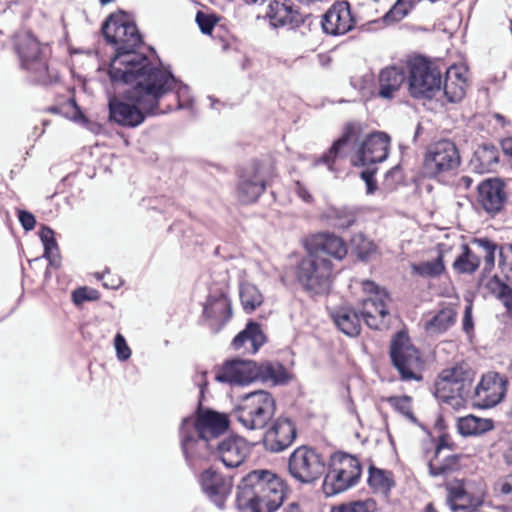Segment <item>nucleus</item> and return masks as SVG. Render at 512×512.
Masks as SVG:
<instances>
[{
    "label": "nucleus",
    "instance_id": "09e8293b",
    "mask_svg": "<svg viewBox=\"0 0 512 512\" xmlns=\"http://www.w3.org/2000/svg\"><path fill=\"white\" fill-rule=\"evenodd\" d=\"M389 404L410 422L416 423L417 419L412 412L411 398L409 396H393L388 398Z\"/></svg>",
    "mask_w": 512,
    "mask_h": 512
},
{
    "label": "nucleus",
    "instance_id": "b1692460",
    "mask_svg": "<svg viewBox=\"0 0 512 512\" xmlns=\"http://www.w3.org/2000/svg\"><path fill=\"white\" fill-rule=\"evenodd\" d=\"M204 317L209 321L210 328L219 331L232 317V307L229 298L224 292L209 295L203 311Z\"/></svg>",
    "mask_w": 512,
    "mask_h": 512
},
{
    "label": "nucleus",
    "instance_id": "4468645a",
    "mask_svg": "<svg viewBox=\"0 0 512 512\" xmlns=\"http://www.w3.org/2000/svg\"><path fill=\"white\" fill-rule=\"evenodd\" d=\"M506 391L504 376L496 372L487 373L473 390V403L483 409L494 407L504 398Z\"/></svg>",
    "mask_w": 512,
    "mask_h": 512
},
{
    "label": "nucleus",
    "instance_id": "864d4df0",
    "mask_svg": "<svg viewBox=\"0 0 512 512\" xmlns=\"http://www.w3.org/2000/svg\"><path fill=\"white\" fill-rule=\"evenodd\" d=\"M98 298V292L94 289L81 287L73 291L72 300L77 306L82 305L86 301H93Z\"/></svg>",
    "mask_w": 512,
    "mask_h": 512
},
{
    "label": "nucleus",
    "instance_id": "ea45409f",
    "mask_svg": "<svg viewBox=\"0 0 512 512\" xmlns=\"http://www.w3.org/2000/svg\"><path fill=\"white\" fill-rule=\"evenodd\" d=\"M487 289L499 299L512 316V288L498 276H493L486 284Z\"/></svg>",
    "mask_w": 512,
    "mask_h": 512
},
{
    "label": "nucleus",
    "instance_id": "c9c22d12",
    "mask_svg": "<svg viewBox=\"0 0 512 512\" xmlns=\"http://www.w3.org/2000/svg\"><path fill=\"white\" fill-rule=\"evenodd\" d=\"M457 428L459 433L463 436H476L492 430L493 422L488 418L468 415L458 420Z\"/></svg>",
    "mask_w": 512,
    "mask_h": 512
},
{
    "label": "nucleus",
    "instance_id": "2f4dec72",
    "mask_svg": "<svg viewBox=\"0 0 512 512\" xmlns=\"http://www.w3.org/2000/svg\"><path fill=\"white\" fill-rule=\"evenodd\" d=\"M145 66H146V68H145V73L146 74L161 73V74L165 75V77H167V79H166L167 81H168V79L173 81L169 85V87L166 88L165 91L163 92V94L161 95V100L169 92H174L175 93V98L178 101V108L179 109L185 108V107H187L190 104L191 98H190V95H189V88H188L187 85H185L182 82L178 81L174 77V75L170 71H168V70L160 69V68H158L155 65H148L147 62L145 64Z\"/></svg>",
    "mask_w": 512,
    "mask_h": 512
},
{
    "label": "nucleus",
    "instance_id": "2eb2a0df",
    "mask_svg": "<svg viewBox=\"0 0 512 512\" xmlns=\"http://www.w3.org/2000/svg\"><path fill=\"white\" fill-rule=\"evenodd\" d=\"M390 139L387 134L375 132L368 135L352 160L355 166L380 163L388 157Z\"/></svg>",
    "mask_w": 512,
    "mask_h": 512
},
{
    "label": "nucleus",
    "instance_id": "aec40b11",
    "mask_svg": "<svg viewBox=\"0 0 512 512\" xmlns=\"http://www.w3.org/2000/svg\"><path fill=\"white\" fill-rule=\"evenodd\" d=\"M295 438L296 428L292 421L287 418H278L264 433L263 441L267 450L281 452L288 448Z\"/></svg>",
    "mask_w": 512,
    "mask_h": 512
},
{
    "label": "nucleus",
    "instance_id": "393cba45",
    "mask_svg": "<svg viewBox=\"0 0 512 512\" xmlns=\"http://www.w3.org/2000/svg\"><path fill=\"white\" fill-rule=\"evenodd\" d=\"M407 65H391L381 69L378 75V95L390 100L407 81Z\"/></svg>",
    "mask_w": 512,
    "mask_h": 512
},
{
    "label": "nucleus",
    "instance_id": "72a5a7b5",
    "mask_svg": "<svg viewBox=\"0 0 512 512\" xmlns=\"http://www.w3.org/2000/svg\"><path fill=\"white\" fill-rule=\"evenodd\" d=\"M499 163V151L492 144H483L474 152L472 165L479 173H488L496 169Z\"/></svg>",
    "mask_w": 512,
    "mask_h": 512
},
{
    "label": "nucleus",
    "instance_id": "f3484780",
    "mask_svg": "<svg viewBox=\"0 0 512 512\" xmlns=\"http://www.w3.org/2000/svg\"><path fill=\"white\" fill-rule=\"evenodd\" d=\"M258 364L252 360L235 359L224 364L216 374L218 382L245 385L258 380Z\"/></svg>",
    "mask_w": 512,
    "mask_h": 512
},
{
    "label": "nucleus",
    "instance_id": "c756f323",
    "mask_svg": "<svg viewBox=\"0 0 512 512\" xmlns=\"http://www.w3.org/2000/svg\"><path fill=\"white\" fill-rule=\"evenodd\" d=\"M266 342V336L258 323L250 321L244 330L237 334L232 341L234 349L244 348L248 353L255 354Z\"/></svg>",
    "mask_w": 512,
    "mask_h": 512
},
{
    "label": "nucleus",
    "instance_id": "8fccbe9b",
    "mask_svg": "<svg viewBox=\"0 0 512 512\" xmlns=\"http://www.w3.org/2000/svg\"><path fill=\"white\" fill-rule=\"evenodd\" d=\"M413 6L414 0H397L392 8L386 13L385 20L395 22L400 21L408 15Z\"/></svg>",
    "mask_w": 512,
    "mask_h": 512
},
{
    "label": "nucleus",
    "instance_id": "4c0bfd02",
    "mask_svg": "<svg viewBox=\"0 0 512 512\" xmlns=\"http://www.w3.org/2000/svg\"><path fill=\"white\" fill-rule=\"evenodd\" d=\"M39 237L44 246L43 257L49 261L50 266L58 268L61 260L59 248L54 237V231L47 226H42L39 231Z\"/></svg>",
    "mask_w": 512,
    "mask_h": 512
},
{
    "label": "nucleus",
    "instance_id": "de8ad7c7",
    "mask_svg": "<svg viewBox=\"0 0 512 512\" xmlns=\"http://www.w3.org/2000/svg\"><path fill=\"white\" fill-rule=\"evenodd\" d=\"M377 509L376 501L368 498L365 500L352 501L334 506L331 512H375Z\"/></svg>",
    "mask_w": 512,
    "mask_h": 512
},
{
    "label": "nucleus",
    "instance_id": "a19ab883",
    "mask_svg": "<svg viewBox=\"0 0 512 512\" xmlns=\"http://www.w3.org/2000/svg\"><path fill=\"white\" fill-rule=\"evenodd\" d=\"M473 245L477 248V254L484 258V270L491 271L495 265V254L500 252L498 245L488 238L474 239Z\"/></svg>",
    "mask_w": 512,
    "mask_h": 512
},
{
    "label": "nucleus",
    "instance_id": "412c9836",
    "mask_svg": "<svg viewBox=\"0 0 512 512\" xmlns=\"http://www.w3.org/2000/svg\"><path fill=\"white\" fill-rule=\"evenodd\" d=\"M478 202L491 215L500 212L506 202L507 195L504 183L499 179H487L478 187Z\"/></svg>",
    "mask_w": 512,
    "mask_h": 512
},
{
    "label": "nucleus",
    "instance_id": "c85d7f7f",
    "mask_svg": "<svg viewBox=\"0 0 512 512\" xmlns=\"http://www.w3.org/2000/svg\"><path fill=\"white\" fill-rule=\"evenodd\" d=\"M308 252L342 260L347 255V246L342 238L334 234L320 233L312 239Z\"/></svg>",
    "mask_w": 512,
    "mask_h": 512
},
{
    "label": "nucleus",
    "instance_id": "f704fd0d",
    "mask_svg": "<svg viewBox=\"0 0 512 512\" xmlns=\"http://www.w3.org/2000/svg\"><path fill=\"white\" fill-rule=\"evenodd\" d=\"M321 218L328 225L338 229H346L356 221V215L353 210L346 207H328L321 214Z\"/></svg>",
    "mask_w": 512,
    "mask_h": 512
},
{
    "label": "nucleus",
    "instance_id": "6e6552de",
    "mask_svg": "<svg viewBox=\"0 0 512 512\" xmlns=\"http://www.w3.org/2000/svg\"><path fill=\"white\" fill-rule=\"evenodd\" d=\"M296 278L309 294H326L332 286L333 265L328 258L308 252L297 266Z\"/></svg>",
    "mask_w": 512,
    "mask_h": 512
},
{
    "label": "nucleus",
    "instance_id": "423d86ee",
    "mask_svg": "<svg viewBox=\"0 0 512 512\" xmlns=\"http://www.w3.org/2000/svg\"><path fill=\"white\" fill-rule=\"evenodd\" d=\"M273 396L264 390L244 395L231 416L247 430H263L275 414Z\"/></svg>",
    "mask_w": 512,
    "mask_h": 512
},
{
    "label": "nucleus",
    "instance_id": "4d7b16f0",
    "mask_svg": "<svg viewBox=\"0 0 512 512\" xmlns=\"http://www.w3.org/2000/svg\"><path fill=\"white\" fill-rule=\"evenodd\" d=\"M18 219H19V222L21 223L23 229L26 231L33 230L36 225L35 216L28 211L20 210L18 212Z\"/></svg>",
    "mask_w": 512,
    "mask_h": 512
},
{
    "label": "nucleus",
    "instance_id": "052dcab7",
    "mask_svg": "<svg viewBox=\"0 0 512 512\" xmlns=\"http://www.w3.org/2000/svg\"><path fill=\"white\" fill-rule=\"evenodd\" d=\"M363 290L375 296L377 293H386L384 290L380 291L379 287L372 281L366 280L362 283Z\"/></svg>",
    "mask_w": 512,
    "mask_h": 512
},
{
    "label": "nucleus",
    "instance_id": "7c9ffc66",
    "mask_svg": "<svg viewBox=\"0 0 512 512\" xmlns=\"http://www.w3.org/2000/svg\"><path fill=\"white\" fill-rule=\"evenodd\" d=\"M333 322L345 335L350 337L358 336L361 331L359 314L351 307L340 306L330 312Z\"/></svg>",
    "mask_w": 512,
    "mask_h": 512
},
{
    "label": "nucleus",
    "instance_id": "7ed1b4c3",
    "mask_svg": "<svg viewBox=\"0 0 512 512\" xmlns=\"http://www.w3.org/2000/svg\"><path fill=\"white\" fill-rule=\"evenodd\" d=\"M283 500L282 480L269 470H254L239 484L236 505L241 512H274Z\"/></svg>",
    "mask_w": 512,
    "mask_h": 512
},
{
    "label": "nucleus",
    "instance_id": "c03bdc74",
    "mask_svg": "<svg viewBox=\"0 0 512 512\" xmlns=\"http://www.w3.org/2000/svg\"><path fill=\"white\" fill-rule=\"evenodd\" d=\"M368 483L375 491L387 495L394 485L391 474L374 467L369 469Z\"/></svg>",
    "mask_w": 512,
    "mask_h": 512
},
{
    "label": "nucleus",
    "instance_id": "dca6fc26",
    "mask_svg": "<svg viewBox=\"0 0 512 512\" xmlns=\"http://www.w3.org/2000/svg\"><path fill=\"white\" fill-rule=\"evenodd\" d=\"M387 293H377L362 301L360 314L366 325L375 330L387 328L390 322V312Z\"/></svg>",
    "mask_w": 512,
    "mask_h": 512
},
{
    "label": "nucleus",
    "instance_id": "69168bd1",
    "mask_svg": "<svg viewBox=\"0 0 512 512\" xmlns=\"http://www.w3.org/2000/svg\"><path fill=\"white\" fill-rule=\"evenodd\" d=\"M366 184V192L367 194H373L377 190V183L375 179L368 181Z\"/></svg>",
    "mask_w": 512,
    "mask_h": 512
},
{
    "label": "nucleus",
    "instance_id": "a211bd4d",
    "mask_svg": "<svg viewBox=\"0 0 512 512\" xmlns=\"http://www.w3.org/2000/svg\"><path fill=\"white\" fill-rule=\"evenodd\" d=\"M355 19L350 10V5L345 2H337L324 14L322 28L330 35H343L351 31L355 26Z\"/></svg>",
    "mask_w": 512,
    "mask_h": 512
},
{
    "label": "nucleus",
    "instance_id": "603ef678",
    "mask_svg": "<svg viewBox=\"0 0 512 512\" xmlns=\"http://www.w3.org/2000/svg\"><path fill=\"white\" fill-rule=\"evenodd\" d=\"M195 21L203 34H211L217 23V18L214 14L198 11Z\"/></svg>",
    "mask_w": 512,
    "mask_h": 512
},
{
    "label": "nucleus",
    "instance_id": "bf43d9fd",
    "mask_svg": "<svg viewBox=\"0 0 512 512\" xmlns=\"http://www.w3.org/2000/svg\"><path fill=\"white\" fill-rule=\"evenodd\" d=\"M474 328L473 319H472V304L469 303L465 307L464 316H463V330L466 333H470Z\"/></svg>",
    "mask_w": 512,
    "mask_h": 512
},
{
    "label": "nucleus",
    "instance_id": "bb28decb",
    "mask_svg": "<svg viewBox=\"0 0 512 512\" xmlns=\"http://www.w3.org/2000/svg\"><path fill=\"white\" fill-rule=\"evenodd\" d=\"M460 467L459 456L451 453L445 437H440L436 446L435 457L428 463L431 476H446Z\"/></svg>",
    "mask_w": 512,
    "mask_h": 512
},
{
    "label": "nucleus",
    "instance_id": "5701e85b",
    "mask_svg": "<svg viewBox=\"0 0 512 512\" xmlns=\"http://www.w3.org/2000/svg\"><path fill=\"white\" fill-rule=\"evenodd\" d=\"M265 190V178L261 174L260 165L254 163L239 176L238 196L241 202L256 201Z\"/></svg>",
    "mask_w": 512,
    "mask_h": 512
},
{
    "label": "nucleus",
    "instance_id": "58836bf2",
    "mask_svg": "<svg viewBox=\"0 0 512 512\" xmlns=\"http://www.w3.org/2000/svg\"><path fill=\"white\" fill-rule=\"evenodd\" d=\"M456 312L452 308H443L425 323V329L431 334L447 331L455 322Z\"/></svg>",
    "mask_w": 512,
    "mask_h": 512
},
{
    "label": "nucleus",
    "instance_id": "680f3d73",
    "mask_svg": "<svg viewBox=\"0 0 512 512\" xmlns=\"http://www.w3.org/2000/svg\"><path fill=\"white\" fill-rule=\"evenodd\" d=\"M473 183L472 178L469 176H462L458 181V186L464 189H469Z\"/></svg>",
    "mask_w": 512,
    "mask_h": 512
},
{
    "label": "nucleus",
    "instance_id": "338daca9",
    "mask_svg": "<svg viewBox=\"0 0 512 512\" xmlns=\"http://www.w3.org/2000/svg\"><path fill=\"white\" fill-rule=\"evenodd\" d=\"M121 284V281L119 279H116V280H112L111 283H108V281H104L103 282V285L106 287V288H111V289H116L120 286Z\"/></svg>",
    "mask_w": 512,
    "mask_h": 512
},
{
    "label": "nucleus",
    "instance_id": "0eeeda50",
    "mask_svg": "<svg viewBox=\"0 0 512 512\" xmlns=\"http://www.w3.org/2000/svg\"><path fill=\"white\" fill-rule=\"evenodd\" d=\"M15 50L21 67L27 71L31 82L41 85L52 83L55 75L48 67L45 48L33 35H20L16 40Z\"/></svg>",
    "mask_w": 512,
    "mask_h": 512
},
{
    "label": "nucleus",
    "instance_id": "20e7f679",
    "mask_svg": "<svg viewBox=\"0 0 512 512\" xmlns=\"http://www.w3.org/2000/svg\"><path fill=\"white\" fill-rule=\"evenodd\" d=\"M102 33L107 42L113 44L116 50L109 70H113L117 60L121 62L131 60L133 64L145 61L148 65H153L146 55L135 51L142 43V37L135 23L128 21L125 16L110 15L102 25Z\"/></svg>",
    "mask_w": 512,
    "mask_h": 512
},
{
    "label": "nucleus",
    "instance_id": "473e14b6",
    "mask_svg": "<svg viewBox=\"0 0 512 512\" xmlns=\"http://www.w3.org/2000/svg\"><path fill=\"white\" fill-rule=\"evenodd\" d=\"M357 129V125H355L354 123H348L345 126L342 136L332 144V146L326 153H324L320 158L316 159L313 165L317 167L323 164L327 166L329 171H334L333 165L336 158L339 156L342 148L355 135Z\"/></svg>",
    "mask_w": 512,
    "mask_h": 512
},
{
    "label": "nucleus",
    "instance_id": "49530a36",
    "mask_svg": "<svg viewBox=\"0 0 512 512\" xmlns=\"http://www.w3.org/2000/svg\"><path fill=\"white\" fill-rule=\"evenodd\" d=\"M447 504L454 512L465 510L469 506V496L461 485L450 486L448 488Z\"/></svg>",
    "mask_w": 512,
    "mask_h": 512
},
{
    "label": "nucleus",
    "instance_id": "ddd939ff",
    "mask_svg": "<svg viewBox=\"0 0 512 512\" xmlns=\"http://www.w3.org/2000/svg\"><path fill=\"white\" fill-rule=\"evenodd\" d=\"M390 357L403 380H419L414 370L419 367L420 357L417 349L411 344L406 332H397L390 344Z\"/></svg>",
    "mask_w": 512,
    "mask_h": 512
},
{
    "label": "nucleus",
    "instance_id": "5fc2aeb1",
    "mask_svg": "<svg viewBox=\"0 0 512 512\" xmlns=\"http://www.w3.org/2000/svg\"><path fill=\"white\" fill-rule=\"evenodd\" d=\"M114 346L116 350V356L119 361H126L131 357V349L128 346L124 336L117 333L114 338Z\"/></svg>",
    "mask_w": 512,
    "mask_h": 512
},
{
    "label": "nucleus",
    "instance_id": "9d476101",
    "mask_svg": "<svg viewBox=\"0 0 512 512\" xmlns=\"http://www.w3.org/2000/svg\"><path fill=\"white\" fill-rule=\"evenodd\" d=\"M361 472V464L356 457L342 452L334 453L322 485L324 494L333 496L354 487Z\"/></svg>",
    "mask_w": 512,
    "mask_h": 512
},
{
    "label": "nucleus",
    "instance_id": "f257e3e1",
    "mask_svg": "<svg viewBox=\"0 0 512 512\" xmlns=\"http://www.w3.org/2000/svg\"><path fill=\"white\" fill-rule=\"evenodd\" d=\"M146 62L134 63L131 60H117L109 77L114 84H126L130 87L123 98H109V118L120 126L135 128L142 124L147 116L164 114L169 107H161V95L173 82L161 73L146 74Z\"/></svg>",
    "mask_w": 512,
    "mask_h": 512
},
{
    "label": "nucleus",
    "instance_id": "3c124183",
    "mask_svg": "<svg viewBox=\"0 0 512 512\" xmlns=\"http://www.w3.org/2000/svg\"><path fill=\"white\" fill-rule=\"evenodd\" d=\"M352 243L357 256L361 260H367L374 252V244L366 239L362 234L354 236Z\"/></svg>",
    "mask_w": 512,
    "mask_h": 512
},
{
    "label": "nucleus",
    "instance_id": "37998d69",
    "mask_svg": "<svg viewBox=\"0 0 512 512\" xmlns=\"http://www.w3.org/2000/svg\"><path fill=\"white\" fill-rule=\"evenodd\" d=\"M480 265V256L467 245L463 246V252L456 258L454 268L459 273L471 274Z\"/></svg>",
    "mask_w": 512,
    "mask_h": 512
},
{
    "label": "nucleus",
    "instance_id": "774afa93",
    "mask_svg": "<svg viewBox=\"0 0 512 512\" xmlns=\"http://www.w3.org/2000/svg\"><path fill=\"white\" fill-rule=\"evenodd\" d=\"M283 512H302V511L300 510V507L297 504L293 503V504H290L288 507H286L283 510Z\"/></svg>",
    "mask_w": 512,
    "mask_h": 512
},
{
    "label": "nucleus",
    "instance_id": "6e6d98bb",
    "mask_svg": "<svg viewBox=\"0 0 512 512\" xmlns=\"http://www.w3.org/2000/svg\"><path fill=\"white\" fill-rule=\"evenodd\" d=\"M499 256V266L501 267L502 272L505 273L506 278L512 282V244L508 246L505 252L500 250Z\"/></svg>",
    "mask_w": 512,
    "mask_h": 512
},
{
    "label": "nucleus",
    "instance_id": "13d9d810",
    "mask_svg": "<svg viewBox=\"0 0 512 512\" xmlns=\"http://www.w3.org/2000/svg\"><path fill=\"white\" fill-rule=\"evenodd\" d=\"M495 489L512 499V474L499 479L495 484Z\"/></svg>",
    "mask_w": 512,
    "mask_h": 512
},
{
    "label": "nucleus",
    "instance_id": "f03ea898",
    "mask_svg": "<svg viewBox=\"0 0 512 512\" xmlns=\"http://www.w3.org/2000/svg\"><path fill=\"white\" fill-rule=\"evenodd\" d=\"M228 428L225 415L207 410L197 417H186L180 426L181 447L186 461L194 467L196 459L206 458L214 451L219 435Z\"/></svg>",
    "mask_w": 512,
    "mask_h": 512
},
{
    "label": "nucleus",
    "instance_id": "1a4fd4ad",
    "mask_svg": "<svg viewBox=\"0 0 512 512\" xmlns=\"http://www.w3.org/2000/svg\"><path fill=\"white\" fill-rule=\"evenodd\" d=\"M408 90L415 99L432 98L441 90L442 73L438 65L423 57L408 60Z\"/></svg>",
    "mask_w": 512,
    "mask_h": 512
},
{
    "label": "nucleus",
    "instance_id": "a878e982",
    "mask_svg": "<svg viewBox=\"0 0 512 512\" xmlns=\"http://www.w3.org/2000/svg\"><path fill=\"white\" fill-rule=\"evenodd\" d=\"M289 2V0H274L269 4L267 17L272 27L294 29L304 22L303 15L293 10Z\"/></svg>",
    "mask_w": 512,
    "mask_h": 512
},
{
    "label": "nucleus",
    "instance_id": "e433bc0d",
    "mask_svg": "<svg viewBox=\"0 0 512 512\" xmlns=\"http://www.w3.org/2000/svg\"><path fill=\"white\" fill-rule=\"evenodd\" d=\"M258 369V380L262 382H271L274 385H280L289 380V374L286 368L279 362H265L258 365Z\"/></svg>",
    "mask_w": 512,
    "mask_h": 512
},
{
    "label": "nucleus",
    "instance_id": "39448f33",
    "mask_svg": "<svg viewBox=\"0 0 512 512\" xmlns=\"http://www.w3.org/2000/svg\"><path fill=\"white\" fill-rule=\"evenodd\" d=\"M473 377V371L462 365L445 369L435 382L434 395L439 402L460 409L471 395Z\"/></svg>",
    "mask_w": 512,
    "mask_h": 512
},
{
    "label": "nucleus",
    "instance_id": "f8f14e48",
    "mask_svg": "<svg viewBox=\"0 0 512 512\" xmlns=\"http://www.w3.org/2000/svg\"><path fill=\"white\" fill-rule=\"evenodd\" d=\"M288 470L298 482L312 483L324 473L325 462L316 450L301 446L290 455Z\"/></svg>",
    "mask_w": 512,
    "mask_h": 512
},
{
    "label": "nucleus",
    "instance_id": "9b49d317",
    "mask_svg": "<svg viewBox=\"0 0 512 512\" xmlns=\"http://www.w3.org/2000/svg\"><path fill=\"white\" fill-rule=\"evenodd\" d=\"M459 165L460 155L456 145L450 140H442L427 149L423 169L426 176L442 179L456 171Z\"/></svg>",
    "mask_w": 512,
    "mask_h": 512
},
{
    "label": "nucleus",
    "instance_id": "cd10ccee",
    "mask_svg": "<svg viewBox=\"0 0 512 512\" xmlns=\"http://www.w3.org/2000/svg\"><path fill=\"white\" fill-rule=\"evenodd\" d=\"M468 70L463 65H452L446 71L443 92L451 103L460 102L466 93Z\"/></svg>",
    "mask_w": 512,
    "mask_h": 512
},
{
    "label": "nucleus",
    "instance_id": "a18cd8bd",
    "mask_svg": "<svg viewBox=\"0 0 512 512\" xmlns=\"http://www.w3.org/2000/svg\"><path fill=\"white\" fill-rule=\"evenodd\" d=\"M411 268L413 273L425 278H436L440 276L445 270L443 258L441 255L431 261L412 264Z\"/></svg>",
    "mask_w": 512,
    "mask_h": 512
},
{
    "label": "nucleus",
    "instance_id": "6ab92c4d",
    "mask_svg": "<svg viewBox=\"0 0 512 512\" xmlns=\"http://www.w3.org/2000/svg\"><path fill=\"white\" fill-rule=\"evenodd\" d=\"M203 492L219 508L224 506L226 498L231 493L232 479L209 468L203 471L199 478Z\"/></svg>",
    "mask_w": 512,
    "mask_h": 512
},
{
    "label": "nucleus",
    "instance_id": "0e129e2a",
    "mask_svg": "<svg viewBox=\"0 0 512 512\" xmlns=\"http://www.w3.org/2000/svg\"><path fill=\"white\" fill-rule=\"evenodd\" d=\"M298 195L305 202H310L312 200L311 194L304 187H301V186L298 187Z\"/></svg>",
    "mask_w": 512,
    "mask_h": 512
},
{
    "label": "nucleus",
    "instance_id": "79ce46f5",
    "mask_svg": "<svg viewBox=\"0 0 512 512\" xmlns=\"http://www.w3.org/2000/svg\"><path fill=\"white\" fill-rule=\"evenodd\" d=\"M240 300L246 312H253L263 302V296L259 289L251 283L240 285Z\"/></svg>",
    "mask_w": 512,
    "mask_h": 512
},
{
    "label": "nucleus",
    "instance_id": "e2e57ef3",
    "mask_svg": "<svg viewBox=\"0 0 512 512\" xmlns=\"http://www.w3.org/2000/svg\"><path fill=\"white\" fill-rule=\"evenodd\" d=\"M376 170L375 169H366L361 172V178L367 183L368 181H371L374 179V174Z\"/></svg>",
    "mask_w": 512,
    "mask_h": 512
},
{
    "label": "nucleus",
    "instance_id": "4be33fe9",
    "mask_svg": "<svg viewBox=\"0 0 512 512\" xmlns=\"http://www.w3.org/2000/svg\"><path fill=\"white\" fill-rule=\"evenodd\" d=\"M214 445V450L227 468L240 466L250 452L249 444L240 436H230Z\"/></svg>",
    "mask_w": 512,
    "mask_h": 512
}]
</instances>
